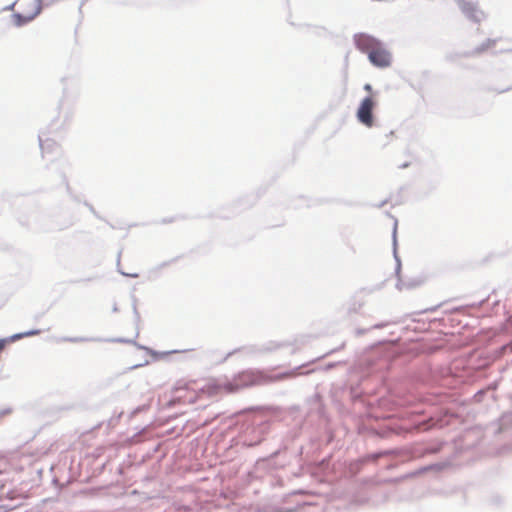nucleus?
Instances as JSON below:
<instances>
[{
  "label": "nucleus",
  "instance_id": "39448f33",
  "mask_svg": "<svg viewBox=\"0 0 512 512\" xmlns=\"http://www.w3.org/2000/svg\"><path fill=\"white\" fill-rule=\"evenodd\" d=\"M182 391L186 392L187 394H185V395L180 394L178 397L183 398L184 402L194 403L197 400L198 395H197L196 391L194 389H190L188 384H185L183 387L176 388L177 393H181Z\"/></svg>",
  "mask_w": 512,
  "mask_h": 512
},
{
  "label": "nucleus",
  "instance_id": "f03ea898",
  "mask_svg": "<svg viewBox=\"0 0 512 512\" xmlns=\"http://www.w3.org/2000/svg\"><path fill=\"white\" fill-rule=\"evenodd\" d=\"M259 380L260 376L258 373L253 371H243L236 375L232 381L217 384L215 386H207V392L209 394H217L220 392L233 393L240 389L255 385L259 383Z\"/></svg>",
  "mask_w": 512,
  "mask_h": 512
},
{
  "label": "nucleus",
  "instance_id": "7ed1b4c3",
  "mask_svg": "<svg viewBox=\"0 0 512 512\" xmlns=\"http://www.w3.org/2000/svg\"><path fill=\"white\" fill-rule=\"evenodd\" d=\"M14 7L13 20L17 26L30 22L41 11L40 0H18Z\"/></svg>",
  "mask_w": 512,
  "mask_h": 512
},
{
  "label": "nucleus",
  "instance_id": "0eeeda50",
  "mask_svg": "<svg viewBox=\"0 0 512 512\" xmlns=\"http://www.w3.org/2000/svg\"><path fill=\"white\" fill-rule=\"evenodd\" d=\"M364 90L367 91L370 95L369 96H373L372 93H373V89H372V86L370 84H365L364 85Z\"/></svg>",
  "mask_w": 512,
  "mask_h": 512
},
{
  "label": "nucleus",
  "instance_id": "f257e3e1",
  "mask_svg": "<svg viewBox=\"0 0 512 512\" xmlns=\"http://www.w3.org/2000/svg\"><path fill=\"white\" fill-rule=\"evenodd\" d=\"M354 42L358 50L367 54L374 66L386 68L391 65V53L378 39L371 35L360 33L354 36Z\"/></svg>",
  "mask_w": 512,
  "mask_h": 512
},
{
  "label": "nucleus",
  "instance_id": "423d86ee",
  "mask_svg": "<svg viewBox=\"0 0 512 512\" xmlns=\"http://www.w3.org/2000/svg\"><path fill=\"white\" fill-rule=\"evenodd\" d=\"M35 334H37L36 331H31V332L13 335L10 339H0V353L5 349V347L8 343L15 341L17 339H20L22 337H25V336H32Z\"/></svg>",
  "mask_w": 512,
  "mask_h": 512
},
{
  "label": "nucleus",
  "instance_id": "20e7f679",
  "mask_svg": "<svg viewBox=\"0 0 512 512\" xmlns=\"http://www.w3.org/2000/svg\"><path fill=\"white\" fill-rule=\"evenodd\" d=\"M376 106V100L373 96L365 97L357 110V119L366 127H372L374 124L373 109Z\"/></svg>",
  "mask_w": 512,
  "mask_h": 512
}]
</instances>
